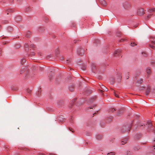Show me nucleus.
Instances as JSON below:
<instances>
[{
  "instance_id": "nucleus-22",
  "label": "nucleus",
  "mask_w": 155,
  "mask_h": 155,
  "mask_svg": "<svg viewBox=\"0 0 155 155\" xmlns=\"http://www.w3.org/2000/svg\"><path fill=\"white\" fill-rule=\"evenodd\" d=\"M153 141H154V142H155V140H154Z\"/></svg>"
},
{
  "instance_id": "nucleus-21",
  "label": "nucleus",
  "mask_w": 155,
  "mask_h": 155,
  "mask_svg": "<svg viewBox=\"0 0 155 155\" xmlns=\"http://www.w3.org/2000/svg\"><path fill=\"white\" fill-rule=\"evenodd\" d=\"M153 131L155 132V130H153Z\"/></svg>"
},
{
  "instance_id": "nucleus-5",
  "label": "nucleus",
  "mask_w": 155,
  "mask_h": 155,
  "mask_svg": "<svg viewBox=\"0 0 155 155\" xmlns=\"http://www.w3.org/2000/svg\"><path fill=\"white\" fill-rule=\"evenodd\" d=\"M115 153L114 152H111L109 153H108L107 155H114Z\"/></svg>"
},
{
  "instance_id": "nucleus-2",
  "label": "nucleus",
  "mask_w": 155,
  "mask_h": 155,
  "mask_svg": "<svg viewBox=\"0 0 155 155\" xmlns=\"http://www.w3.org/2000/svg\"><path fill=\"white\" fill-rule=\"evenodd\" d=\"M101 88L104 91H108V89L104 86L103 85H101Z\"/></svg>"
},
{
  "instance_id": "nucleus-13",
  "label": "nucleus",
  "mask_w": 155,
  "mask_h": 155,
  "mask_svg": "<svg viewBox=\"0 0 155 155\" xmlns=\"http://www.w3.org/2000/svg\"><path fill=\"white\" fill-rule=\"evenodd\" d=\"M151 43L153 45H155V41H151Z\"/></svg>"
},
{
  "instance_id": "nucleus-11",
  "label": "nucleus",
  "mask_w": 155,
  "mask_h": 155,
  "mask_svg": "<svg viewBox=\"0 0 155 155\" xmlns=\"http://www.w3.org/2000/svg\"><path fill=\"white\" fill-rule=\"evenodd\" d=\"M114 95L115 96V97H119V96H118V95L117 94H116V93L115 92H114Z\"/></svg>"
},
{
  "instance_id": "nucleus-26",
  "label": "nucleus",
  "mask_w": 155,
  "mask_h": 155,
  "mask_svg": "<svg viewBox=\"0 0 155 155\" xmlns=\"http://www.w3.org/2000/svg\"><path fill=\"white\" fill-rule=\"evenodd\" d=\"M154 149H155V147H154Z\"/></svg>"
},
{
  "instance_id": "nucleus-12",
  "label": "nucleus",
  "mask_w": 155,
  "mask_h": 155,
  "mask_svg": "<svg viewBox=\"0 0 155 155\" xmlns=\"http://www.w3.org/2000/svg\"><path fill=\"white\" fill-rule=\"evenodd\" d=\"M150 12H155V8H152V9L150 10Z\"/></svg>"
},
{
  "instance_id": "nucleus-16",
  "label": "nucleus",
  "mask_w": 155,
  "mask_h": 155,
  "mask_svg": "<svg viewBox=\"0 0 155 155\" xmlns=\"http://www.w3.org/2000/svg\"><path fill=\"white\" fill-rule=\"evenodd\" d=\"M114 110H115V109H112V110H111V111H112V112H113V111H114Z\"/></svg>"
},
{
  "instance_id": "nucleus-24",
  "label": "nucleus",
  "mask_w": 155,
  "mask_h": 155,
  "mask_svg": "<svg viewBox=\"0 0 155 155\" xmlns=\"http://www.w3.org/2000/svg\"><path fill=\"white\" fill-rule=\"evenodd\" d=\"M101 91L102 92V90H101Z\"/></svg>"
},
{
  "instance_id": "nucleus-19",
  "label": "nucleus",
  "mask_w": 155,
  "mask_h": 155,
  "mask_svg": "<svg viewBox=\"0 0 155 155\" xmlns=\"http://www.w3.org/2000/svg\"><path fill=\"white\" fill-rule=\"evenodd\" d=\"M122 144H124V142L123 141H122Z\"/></svg>"
},
{
  "instance_id": "nucleus-1",
  "label": "nucleus",
  "mask_w": 155,
  "mask_h": 155,
  "mask_svg": "<svg viewBox=\"0 0 155 155\" xmlns=\"http://www.w3.org/2000/svg\"><path fill=\"white\" fill-rule=\"evenodd\" d=\"M144 10L143 8H140L138 10L137 14L139 15H141L144 13Z\"/></svg>"
},
{
  "instance_id": "nucleus-4",
  "label": "nucleus",
  "mask_w": 155,
  "mask_h": 155,
  "mask_svg": "<svg viewBox=\"0 0 155 155\" xmlns=\"http://www.w3.org/2000/svg\"><path fill=\"white\" fill-rule=\"evenodd\" d=\"M143 80L142 79H139V80H138L137 81V83H139V84H140L142 83V82L143 81Z\"/></svg>"
},
{
  "instance_id": "nucleus-20",
  "label": "nucleus",
  "mask_w": 155,
  "mask_h": 155,
  "mask_svg": "<svg viewBox=\"0 0 155 155\" xmlns=\"http://www.w3.org/2000/svg\"><path fill=\"white\" fill-rule=\"evenodd\" d=\"M41 155H44V154L43 153H41Z\"/></svg>"
},
{
  "instance_id": "nucleus-6",
  "label": "nucleus",
  "mask_w": 155,
  "mask_h": 155,
  "mask_svg": "<svg viewBox=\"0 0 155 155\" xmlns=\"http://www.w3.org/2000/svg\"><path fill=\"white\" fill-rule=\"evenodd\" d=\"M119 53V51H116L114 53V56H116V54H117Z\"/></svg>"
},
{
  "instance_id": "nucleus-25",
  "label": "nucleus",
  "mask_w": 155,
  "mask_h": 155,
  "mask_svg": "<svg viewBox=\"0 0 155 155\" xmlns=\"http://www.w3.org/2000/svg\"><path fill=\"white\" fill-rule=\"evenodd\" d=\"M67 61H69V60H67Z\"/></svg>"
},
{
  "instance_id": "nucleus-8",
  "label": "nucleus",
  "mask_w": 155,
  "mask_h": 155,
  "mask_svg": "<svg viewBox=\"0 0 155 155\" xmlns=\"http://www.w3.org/2000/svg\"><path fill=\"white\" fill-rule=\"evenodd\" d=\"M102 2H103V3H102L103 5H104V6L105 5H106V3L105 1L104 0H102Z\"/></svg>"
},
{
  "instance_id": "nucleus-18",
  "label": "nucleus",
  "mask_w": 155,
  "mask_h": 155,
  "mask_svg": "<svg viewBox=\"0 0 155 155\" xmlns=\"http://www.w3.org/2000/svg\"><path fill=\"white\" fill-rule=\"evenodd\" d=\"M124 41V40L123 39H121L120 40V41Z\"/></svg>"
},
{
  "instance_id": "nucleus-10",
  "label": "nucleus",
  "mask_w": 155,
  "mask_h": 155,
  "mask_svg": "<svg viewBox=\"0 0 155 155\" xmlns=\"http://www.w3.org/2000/svg\"><path fill=\"white\" fill-rule=\"evenodd\" d=\"M137 45V44H136L135 43H131V45L132 46H134V45Z\"/></svg>"
},
{
  "instance_id": "nucleus-9",
  "label": "nucleus",
  "mask_w": 155,
  "mask_h": 155,
  "mask_svg": "<svg viewBox=\"0 0 155 155\" xmlns=\"http://www.w3.org/2000/svg\"><path fill=\"white\" fill-rule=\"evenodd\" d=\"M149 91H150L149 90V89L147 90L146 92V95H147L148 94L149 92Z\"/></svg>"
},
{
  "instance_id": "nucleus-17",
  "label": "nucleus",
  "mask_w": 155,
  "mask_h": 155,
  "mask_svg": "<svg viewBox=\"0 0 155 155\" xmlns=\"http://www.w3.org/2000/svg\"><path fill=\"white\" fill-rule=\"evenodd\" d=\"M150 16H151V15H148L147 16V17L148 18V17H150Z\"/></svg>"
},
{
  "instance_id": "nucleus-7",
  "label": "nucleus",
  "mask_w": 155,
  "mask_h": 155,
  "mask_svg": "<svg viewBox=\"0 0 155 155\" xmlns=\"http://www.w3.org/2000/svg\"><path fill=\"white\" fill-rule=\"evenodd\" d=\"M149 46L151 47V48L152 49H155V47L152 45H150Z\"/></svg>"
},
{
  "instance_id": "nucleus-14",
  "label": "nucleus",
  "mask_w": 155,
  "mask_h": 155,
  "mask_svg": "<svg viewBox=\"0 0 155 155\" xmlns=\"http://www.w3.org/2000/svg\"><path fill=\"white\" fill-rule=\"evenodd\" d=\"M27 91L28 93H31V91L30 90H29V89H28L27 90Z\"/></svg>"
},
{
  "instance_id": "nucleus-15",
  "label": "nucleus",
  "mask_w": 155,
  "mask_h": 155,
  "mask_svg": "<svg viewBox=\"0 0 155 155\" xmlns=\"http://www.w3.org/2000/svg\"><path fill=\"white\" fill-rule=\"evenodd\" d=\"M151 126H152V125L150 123L149 124L148 127H151Z\"/></svg>"
},
{
  "instance_id": "nucleus-23",
  "label": "nucleus",
  "mask_w": 155,
  "mask_h": 155,
  "mask_svg": "<svg viewBox=\"0 0 155 155\" xmlns=\"http://www.w3.org/2000/svg\"><path fill=\"white\" fill-rule=\"evenodd\" d=\"M90 108V109H91V108H92L91 107Z\"/></svg>"
},
{
  "instance_id": "nucleus-3",
  "label": "nucleus",
  "mask_w": 155,
  "mask_h": 155,
  "mask_svg": "<svg viewBox=\"0 0 155 155\" xmlns=\"http://www.w3.org/2000/svg\"><path fill=\"white\" fill-rule=\"evenodd\" d=\"M146 72L147 74H149L151 73L150 69L149 68H147Z\"/></svg>"
}]
</instances>
